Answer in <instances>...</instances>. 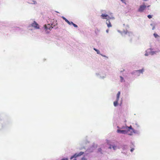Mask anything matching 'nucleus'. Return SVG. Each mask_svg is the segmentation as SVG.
<instances>
[{
  "mask_svg": "<svg viewBox=\"0 0 160 160\" xmlns=\"http://www.w3.org/2000/svg\"><path fill=\"white\" fill-rule=\"evenodd\" d=\"M96 76L100 79H104L106 77L107 74L104 71L101 69H98L97 72L95 73Z\"/></svg>",
  "mask_w": 160,
  "mask_h": 160,
  "instance_id": "f257e3e1",
  "label": "nucleus"
},
{
  "mask_svg": "<svg viewBox=\"0 0 160 160\" xmlns=\"http://www.w3.org/2000/svg\"><path fill=\"white\" fill-rule=\"evenodd\" d=\"M117 31L118 32L121 34L122 36L123 37H125V36L126 35H127L130 38H132L133 36V33L132 32L128 31L127 30H123L122 32L119 30H118Z\"/></svg>",
  "mask_w": 160,
  "mask_h": 160,
  "instance_id": "f03ea898",
  "label": "nucleus"
},
{
  "mask_svg": "<svg viewBox=\"0 0 160 160\" xmlns=\"http://www.w3.org/2000/svg\"><path fill=\"white\" fill-rule=\"evenodd\" d=\"M117 128L118 129H120L122 130H127V131L129 132V131H130V128H131V126L130 125L129 127L127 126H122L121 128H120L118 126Z\"/></svg>",
  "mask_w": 160,
  "mask_h": 160,
  "instance_id": "7ed1b4c3",
  "label": "nucleus"
},
{
  "mask_svg": "<svg viewBox=\"0 0 160 160\" xmlns=\"http://www.w3.org/2000/svg\"><path fill=\"white\" fill-rule=\"evenodd\" d=\"M130 131H129V133H128V135H132L133 133L138 134L140 133L139 131L134 130L133 128H132V126L131 128H130Z\"/></svg>",
  "mask_w": 160,
  "mask_h": 160,
  "instance_id": "20e7f679",
  "label": "nucleus"
},
{
  "mask_svg": "<svg viewBox=\"0 0 160 160\" xmlns=\"http://www.w3.org/2000/svg\"><path fill=\"white\" fill-rule=\"evenodd\" d=\"M117 132L119 134H128V133H129V132L127 131V130H122L120 129H118L117 130Z\"/></svg>",
  "mask_w": 160,
  "mask_h": 160,
  "instance_id": "39448f33",
  "label": "nucleus"
},
{
  "mask_svg": "<svg viewBox=\"0 0 160 160\" xmlns=\"http://www.w3.org/2000/svg\"><path fill=\"white\" fill-rule=\"evenodd\" d=\"M146 8V6L144 4L140 5L138 11L139 12H142Z\"/></svg>",
  "mask_w": 160,
  "mask_h": 160,
  "instance_id": "423d86ee",
  "label": "nucleus"
},
{
  "mask_svg": "<svg viewBox=\"0 0 160 160\" xmlns=\"http://www.w3.org/2000/svg\"><path fill=\"white\" fill-rule=\"evenodd\" d=\"M84 153L83 152H81L78 153H75L73 156H72V157H71V159H72L74 158H76L79 156H82L83 154Z\"/></svg>",
  "mask_w": 160,
  "mask_h": 160,
  "instance_id": "0eeeda50",
  "label": "nucleus"
},
{
  "mask_svg": "<svg viewBox=\"0 0 160 160\" xmlns=\"http://www.w3.org/2000/svg\"><path fill=\"white\" fill-rule=\"evenodd\" d=\"M31 26L36 29L39 28L38 24L35 21H34L33 23L31 24Z\"/></svg>",
  "mask_w": 160,
  "mask_h": 160,
  "instance_id": "6e6552de",
  "label": "nucleus"
},
{
  "mask_svg": "<svg viewBox=\"0 0 160 160\" xmlns=\"http://www.w3.org/2000/svg\"><path fill=\"white\" fill-rule=\"evenodd\" d=\"M101 18L102 19H107L108 18V15L106 14L102 13L100 16Z\"/></svg>",
  "mask_w": 160,
  "mask_h": 160,
  "instance_id": "1a4fd4ad",
  "label": "nucleus"
},
{
  "mask_svg": "<svg viewBox=\"0 0 160 160\" xmlns=\"http://www.w3.org/2000/svg\"><path fill=\"white\" fill-rule=\"evenodd\" d=\"M50 26V24H48L47 25H44V29L46 30V32L47 33H48L49 32L47 30H49Z\"/></svg>",
  "mask_w": 160,
  "mask_h": 160,
  "instance_id": "9d476101",
  "label": "nucleus"
},
{
  "mask_svg": "<svg viewBox=\"0 0 160 160\" xmlns=\"http://www.w3.org/2000/svg\"><path fill=\"white\" fill-rule=\"evenodd\" d=\"M132 74L137 76H139L140 75L137 70H134L132 72Z\"/></svg>",
  "mask_w": 160,
  "mask_h": 160,
  "instance_id": "9b49d317",
  "label": "nucleus"
},
{
  "mask_svg": "<svg viewBox=\"0 0 160 160\" xmlns=\"http://www.w3.org/2000/svg\"><path fill=\"white\" fill-rule=\"evenodd\" d=\"M106 24L108 28H110L112 27V25L109 20H107L106 21Z\"/></svg>",
  "mask_w": 160,
  "mask_h": 160,
  "instance_id": "f8f14e48",
  "label": "nucleus"
},
{
  "mask_svg": "<svg viewBox=\"0 0 160 160\" xmlns=\"http://www.w3.org/2000/svg\"><path fill=\"white\" fill-rule=\"evenodd\" d=\"M139 74H140V73L143 74V72L144 71V69L143 68H142L141 69L137 70Z\"/></svg>",
  "mask_w": 160,
  "mask_h": 160,
  "instance_id": "ddd939ff",
  "label": "nucleus"
},
{
  "mask_svg": "<svg viewBox=\"0 0 160 160\" xmlns=\"http://www.w3.org/2000/svg\"><path fill=\"white\" fill-rule=\"evenodd\" d=\"M156 24L155 23H152L150 24V26L152 27V30H154L155 29V26Z\"/></svg>",
  "mask_w": 160,
  "mask_h": 160,
  "instance_id": "4468645a",
  "label": "nucleus"
},
{
  "mask_svg": "<svg viewBox=\"0 0 160 160\" xmlns=\"http://www.w3.org/2000/svg\"><path fill=\"white\" fill-rule=\"evenodd\" d=\"M120 94V92L119 91L117 94V98L116 99L117 100H119Z\"/></svg>",
  "mask_w": 160,
  "mask_h": 160,
  "instance_id": "2eb2a0df",
  "label": "nucleus"
},
{
  "mask_svg": "<svg viewBox=\"0 0 160 160\" xmlns=\"http://www.w3.org/2000/svg\"><path fill=\"white\" fill-rule=\"evenodd\" d=\"M112 148L114 150H115L116 149V146H112L111 145H110V146L109 147V148L111 149Z\"/></svg>",
  "mask_w": 160,
  "mask_h": 160,
  "instance_id": "dca6fc26",
  "label": "nucleus"
},
{
  "mask_svg": "<svg viewBox=\"0 0 160 160\" xmlns=\"http://www.w3.org/2000/svg\"><path fill=\"white\" fill-rule=\"evenodd\" d=\"M118 100H117L116 99V101L114 102L113 104H114V106L115 107H116L117 106V105H118Z\"/></svg>",
  "mask_w": 160,
  "mask_h": 160,
  "instance_id": "f3484780",
  "label": "nucleus"
},
{
  "mask_svg": "<svg viewBox=\"0 0 160 160\" xmlns=\"http://www.w3.org/2000/svg\"><path fill=\"white\" fill-rule=\"evenodd\" d=\"M120 81L121 82H124L125 81L124 78L121 76L120 77Z\"/></svg>",
  "mask_w": 160,
  "mask_h": 160,
  "instance_id": "a211bd4d",
  "label": "nucleus"
},
{
  "mask_svg": "<svg viewBox=\"0 0 160 160\" xmlns=\"http://www.w3.org/2000/svg\"><path fill=\"white\" fill-rule=\"evenodd\" d=\"M115 19V18L113 17V16H108V19H107V20H110V19H112V20H114Z\"/></svg>",
  "mask_w": 160,
  "mask_h": 160,
  "instance_id": "6ab92c4d",
  "label": "nucleus"
},
{
  "mask_svg": "<svg viewBox=\"0 0 160 160\" xmlns=\"http://www.w3.org/2000/svg\"><path fill=\"white\" fill-rule=\"evenodd\" d=\"M93 49L97 52V53L98 54H100V52L98 50L95 48H94Z\"/></svg>",
  "mask_w": 160,
  "mask_h": 160,
  "instance_id": "aec40b11",
  "label": "nucleus"
},
{
  "mask_svg": "<svg viewBox=\"0 0 160 160\" xmlns=\"http://www.w3.org/2000/svg\"><path fill=\"white\" fill-rule=\"evenodd\" d=\"M149 53L151 55H153L156 54V52L155 51H151L149 52Z\"/></svg>",
  "mask_w": 160,
  "mask_h": 160,
  "instance_id": "412c9836",
  "label": "nucleus"
},
{
  "mask_svg": "<svg viewBox=\"0 0 160 160\" xmlns=\"http://www.w3.org/2000/svg\"><path fill=\"white\" fill-rule=\"evenodd\" d=\"M29 3L30 4H36L37 2L36 1L33 0L31 2H29Z\"/></svg>",
  "mask_w": 160,
  "mask_h": 160,
  "instance_id": "4be33fe9",
  "label": "nucleus"
},
{
  "mask_svg": "<svg viewBox=\"0 0 160 160\" xmlns=\"http://www.w3.org/2000/svg\"><path fill=\"white\" fill-rule=\"evenodd\" d=\"M144 55L145 56H148L149 55V54L148 53V50H147L145 51Z\"/></svg>",
  "mask_w": 160,
  "mask_h": 160,
  "instance_id": "5701e85b",
  "label": "nucleus"
},
{
  "mask_svg": "<svg viewBox=\"0 0 160 160\" xmlns=\"http://www.w3.org/2000/svg\"><path fill=\"white\" fill-rule=\"evenodd\" d=\"M62 18L67 23L68 22H69V21L66 18H65L64 17L62 16Z\"/></svg>",
  "mask_w": 160,
  "mask_h": 160,
  "instance_id": "b1692460",
  "label": "nucleus"
},
{
  "mask_svg": "<svg viewBox=\"0 0 160 160\" xmlns=\"http://www.w3.org/2000/svg\"><path fill=\"white\" fill-rule=\"evenodd\" d=\"M153 35L154 36V37L155 38H157L158 37H159V36L158 35L156 34V33H154V34H153Z\"/></svg>",
  "mask_w": 160,
  "mask_h": 160,
  "instance_id": "393cba45",
  "label": "nucleus"
},
{
  "mask_svg": "<svg viewBox=\"0 0 160 160\" xmlns=\"http://www.w3.org/2000/svg\"><path fill=\"white\" fill-rule=\"evenodd\" d=\"M68 24L70 25H72L73 24V23L72 22H69H69H68Z\"/></svg>",
  "mask_w": 160,
  "mask_h": 160,
  "instance_id": "a878e982",
  "label": "nucleus"
},
{
  "mask_svg": "<svg viewBox=\"0 0 160 160\" xmlns=\"http://www.w3.org/2000/svg\"><path fill=\"white\" fill-rule=\"evenodd\" d=\"M135 125L136 126L137 128L140 127V126L137 123H135Z\"/></svg>",
  "mask_w": 160,
  "mask_h": 160,
  "instance_id": "bb28decb",
  "label": "nucleus"
},
{
  "mask_svg": "<svg viewBox=\"0 0 160 160\" xmlns=\"http://www.w3.org/2000/svg\"><path fill=\"white\" fill-rule=\"evenodd\" d=\"M148 17L149 18V19H150L151 18H152V15H149L148 16Z\"/></svg>",
  "mask_w": 160,
  "mask_h": 160,
  "instance_id": "cd10ccee",
  "label": "nucleus"
},
{
  "mask_svg": "<svg viewBox=\"0 0 160 160\" xmlns=\"http://www.w3.org/2000/svg\"><path fill=\"white\" fill-rule=\"evenodd\" d=\"M72 25H73V26L75 28H77L78 27V26L76 24L74 23Z\"/></svg>",
  "mask_w": 160,
  "mask_h": 160,
  "instance_id": "c85d7f7f",
  "label": "nucleus"
},
{
  "mask_svg": "<svg viewBox=\"0 0 160 160\" xmlns=\"http://www.w3.org/2000/svg\"><path fill=\"white\" fill-rule=\"evenodd\" d=\"M53 28V27H52L51 26H50V28H49V30H51Z\"/></svg>",
  "mask_w": 160,
  "mask_h": 160,
  "instance_id": "c756f323",
  "label": "nucleus"
},
{
  "mask_svg": "<svg viewBox=\"0 0 160 160\" xmlns=\"http://www.w3.org/2000/svg\"><path fill=\"white\" fill-rule=\"evenodd\" d=\"M102 56V57H106L107 58H108V57L105 55H102V54H100Z\"/></svg>",
  "mask_w": 160,
  "mask_h": 160,
  "instance_id": "7c9ffc66",
  "label": "nucleus"
},
{
  "mask_svg": "<svg viewBox=\"0 0 160 160\" xmlns=\"http://www.w3.org/2000/svg\"><path fill=\"white\" fill-rule=\"evenodd\" d=\"M155 52H156V54L157 53H158V52H160V50H158L157 51H155Z\"/></svg>",
  "mask_w": 160,
  "mask_h": 160,
  "instance_id": "2f4dec72",
  "label": "nucleus"
},
{
  "mask_svg": "<svg viewBox=\"0 0 160 160\" xmlns=\"http://www.w3.org/2000/svg\"><path fill=\"white\" fill-rule=\"evenodd\" d=\"M123 3H125V0H120Z\"/></svg>",
  "mask_w": 160,
  "mask_h": 160,
  "instance_id": "473e14b6",
  "label": "nucleus"
},
{
  "mask_svg": "<svg viewBox=\"0 0 160 160\" xmlns=\"http://www.w3.org/2000/svg\"><path fill=\"white\" fill-rule=\"evenodd\" d=\"M152 49H153L152 48H150L148 49L147 50H148V51H149V50H150L151 51H152Z\"/></svg>",
  "mask_w": 160,
  "mask_h": 160,
  "instance_id": "72a5a7b5",
  "label": "nucleus"
},
{
  "mask_svg": "<svg viewBox=\"0 0 160 160\" xmlns=\"http://www.w3.org/2000/svg\"><path fill=\"white\" fill-rule=\"evenodd\" d=\"M134 150V148H132L131 149V152H133V151Z\"/></svg>",
  "mask_w": 160,
  "mask_h": 160,
  "instance_id": "f704fd0d",
  "label": "nucleus"
},
{
  "mask_svg": "<svg viewBox=\"0 0 160 160\" xmlns=\"http://www.w3.org/2000/svg\"><path fill=\"white\" fill-rule=\"evenodd\" d=\"M109 29H107V30H106V32L107 33H108L109 32Z\"/></svg>",
  "mask_w": 160,
  "mask_h": 160,
  "instance_id": "c9c22d12",
  "label": "nucleus"
},
{
  "mask_svg": "<svg viewBox=\"0 0 160 160\" xmlns=\"http://www.w3.org/2000/svg\"><path fill=\"white\" fill-rule=\"evenodd\" d=\"M62 160H68V159H67V158H65V159H62Z\"/></svg>",
  "mask_w": 160,
  "mask_h": 160,
  "instance_id": "e433bc0d",
  "label": "nucleus"
},
{
  "mask_svg": "<svg viewBox=\"0 0 160 160\" xmlns=\"http://www.w3.org/2000/svg\"><path fill=\"white\" fill-rule=\"evenodd\" d=\"M99 149L100 150H101V148H100Z\"/></svg>",
  "mask_w": 160,
  "mask_h": 160,
  "instance_id": "4c0bfd02",
  "label": "nucleus"
}]
</instances>
